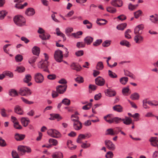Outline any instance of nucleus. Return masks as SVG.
Masks as SVG:
<instances>
[{
	"instance_id": "20e7f679",
	"label": "nucleus",
	"mask_w": 158,
	"mask_h": 158,
	"mask_svg": "<svg viewBox=\"0 0 158 158\" xmlns=\"http://www.w3.org/2000/svg\"><path fill=\"white\" fill-rule=\"evenodd\" d=\"M19 93L22 96H27L31 94V92L30 89L24 87L21 88L19 89Z\"/></svg>"
},
{
	"instance_id": "e2e57ef3",
	"label": "nucleus",
	"mask_w": 158,
	"mask_h": 158,
	"mask_svg": "<svg viewBox=\"0 0 158 158\" xmlns=\"http://www.w3.org/2000/svg\"><path fill=\"white\" fill-rule=\"evenodd\" d=\"M84 54V52L83 50H79L76 52L75 55L77 56H80Z\"/></svg>"
},
{
	"instance_id": "37998d69",
	"label": "nucleus",
	"mask_w": 158,
	"mask_h": 158,
	"mask_svg": "<svg viewBox=\"0 0 158 158\" xmlns=\"http://www.w3.org/2000/svg\"><path fill=\"white\" fill-rule=\"evenodd\" d=\"M61 103L64 105L69 106L70 104V101L67 98H65L62 100Z\"/></svg>"
},
{
	"instance_id": "4be33fe9",
	"label": "nucleus",
	"mask_w": 158,
	"mask_h": 158,
	"mask_svg": "<svg viewBox=\"0 0 158 158\" xmlns=\"http://www.w3.org/2000/svg\"><path fill=\"white\" fill-rule=\"evenodd\" d=\"M122 121L123 123L126 125H129L132 123V120L131 118L128 117H125V119H122Z\"/></svg>"
},
{
	"instance_id": "5701e85b",
	"label": "nucleus",
	"mask_w": 158,
	"mask_h": 158,
	"mask_svg": "<svg viewBox=\"0 0 158 158\" xmlns=\"http://www.w3.org/2000/svg\"><path fill=\"white\" fill-rule=\"evenodd\" d=\"M9 95L12 97H16L18 96L19 93L17 91L14 89H10L9 91Z\"/></svg>"
},
{
	"instance_id": "aec40b11",
	"label": "nucleus",
	"mask_w": 158,
	"mask_h": 158,
	"mask_svg": "<svg viewBox=\"0 0 158 158\" xmlns=\"http://www.w3.org/2000/svg\"><path fill=\"white\" fill-rule=\"evenodd\" d=\"M94 39L90 36L85 37L84 39V41L85 44L88 45L90 44L93 42Z\"/></svg>"
},
{
	"instance_id": "ea45409f",
	"label": "nucleus",
	"mask_w": 158,
	"mask_h": 158,
	"mask_svg": "<svg viewBox=\"0 0 158 158\" xmlns=\"http://www.w3.org/2000/svg\"><path fill=\"white\" fill-rule=\"evenodd\" d=\"M102 39H98L93 42V45L94 47H97L102 42Z\"/></svg>"
},
{
	"instance_id": "72a5a7b5",
	"label": "nucleus",
	"mask_w": 158,
	"mask_h": 158,
	"mask_svg": "<svg viewBox=\"0 0 158 158\" xmlns=\"http://www.w3.org/2000/svg\"><path fill=\"white\" fill-rule=\"evenodd\" d=\"M128 80V78L127 77H123L120 79V82L123 85L126 84Z\"/></svg>"
},
{
	"instance_id": "6e6d98bb",
	"label": "nucleus",
	"mask_w": 158,
	"mask_h": 158,
	"mask_svg": "<svg viewBox=\"0 0 158 158\" xmlns=\"http://www.w3.org/2000/svg\"><path fill=\"white\" fill-rule=\"evenodd\" d=\"M3 74L5 75V76H8L10 78L12 77H13V74L12 73L9 71L4 72Z\"/></svg>"
},
{
	"instance_id": "4c0bfd02",
	"label": "nucleus",
	"mask_w": 158,
	"mask_h": 158,
	"mask_svg": "<svg viewBox=\"0 0 158 158\" xmlns=\"http://www.w3.org/2000/svg\"><path fill=\"white\" fill-rule=\"evenodd\" d=\"M107 11L111 13H114L116 12V9L112 7H109L106 8Z\"/></svg>"
},
{
	"instance_id": "9b49d317",
	"label": "nucleus",
	"mask_w": 158,
	"mask_h": 158,
	"mask_svg": "<svg viewBox=\"0 0 158 158\" xmlns=\"http://www.w3.org/2000/svg\"><path fill=\"white\" fill-rule=\"evenodd\" d=\"M14 112L15 113L19 115L23 114V111L21 107L17 105L15 106L14 109Z\"/></svg>"
},
{
	"instance_id": "49530a36",
	"label": "nucleus",
	"mask_w": 158,
	"mask_h": 158,
	"mask_svg": "<svg viewBox=\"0 0 158 158\" xmlns=\"http://www.w3.org/2000/svg\"><path fill=\"white\" fill-rule=\"evenodd\" d=\"M92 105V104L91 102L88 103L86 105L82 107V109L85 110H87L89 109Z\"/></svg>"
},
{
	"instance_id": "09e8293b",
	"label": "nucleus",
	"mask_w": 158,
	"mask_h": 158,
	"mask_svg": "<svg viewBox=\"0 0 158 158\" xmlns=\"http://www.w3.org/2000/svg\"><path fill=\"white\" fill-rule=\"evenodd\" d=\"M25 68L23 66H20L17 67L15 71H17L19 73H22L24 72L25 71Z\"/></svg>"
},
{
	"instance_id": "f257e3e1",
	"label": "nucleus",
	"mask_w": 158,
	"mask_h": 158,
	"mask_svg": "<svg viewBox=\"0 0 158 158\" xmlns=\"http://www.w3.org/2000/svg\"><path fill=\"white\" fill-rule=\"evenodd\" d=\"M13 20L15 24L19 26H23L26 22L25 18L22 16L19 15L15 16Z\"/></svg>"
},
{
	"instance_id": "f704fd0d",
	"label": "nucleus",
	"mask_w": 158,
	"mask_h": 158,
	"mask_svg": "<svg viewBox=\"0 0 158 158\" xmlns=\"http://www.w3.org/2000/svg\"><path fill=\"white\" fill-rule=\"evenodd\" d=\"M48 142L50 143H52V145L53 146H56L58 144V141L56 139L51 138L50 139H49Z\"/></svg>"
},
{
	"instance_id": "2f4dec72",
	"label": "nucleus",
	"mask_w": 158,
	"mask_h": 158,
	"mask_svg": "<svg viewBox=\"0 0 158 158\" xmlns=\"http://www.w3.org/2000/svg\"><path fill=\"white\" fill-rule=\"evenodd\" d=\"M139 94L137 93H135L132 94L130 96V98L132 100H138L139 98Z\"/></svg>"
},
{
	"instance_id": "680f3d73",
	"label": "nucleus",
	"mask_w": 158,
	"mask_h": 158,
	"mask_svg": "<svg viewBox=\"0 0 158 158\" xmlns=\"http://www.w3.org/2000/svg\"><path fill=\"white\" fill-rule=\"evenodd\" d=\"M14 127L15 128L17 129H21L22 128L21 126L19 125V123L17 122L14 123Z\"/></svg>"
},
{
	"instance_id": "de8ad7c7",
	"label": "nucleus",
	"mask_w": 158,
	"mask_h": 158,
	"mask_svg": "<svg viewBox=\"0 0 158 158\" xmlns=\"http://www.w3.org/2000/svg\"><path fill=\"white\" fill-rule=\"evenodd\" d=\"M108 75L109 77L112 78H115L117 77V75L115 73L110 70L108 71Z\"/></svg>"
},
{
	"instance_id": "052dcab7",
	"label": "nucleus",
	"mask_w": 158,
	"mask_h": 158,
	"mask_svg": "<svg viewBox=\"0 0 158 158\" xmlns=\"http://www.w3.org/2000/svg\"><path fill=\"white\" fill-rule=\"evenodd\" d=\"M105 120L107 123H109L108 121L112 120V118L111 117V115L108 114L105 116L104 117Z\"/></svg>"
},
{
	"instance_id": "79ce46f5",
	"label": "nucleus",
	"mask_w": 158,
	"mask_h": 158,
	"mask_svg": "<svg viewBox=\"0 0 158 158\" xmlns=\"http://www.w3.org/2000/svg\"><path fill=\"white\" fill-rule=\"evenodd\" d=\"M73 31V29L72 27H69L65 29V32L66 35L69 36L70 34Z\"/></svg>"
},
{
	"instance_id": "603ef678",
	"label": "nucleus",
	"mask_w": 158,
	"mask_h": 158,
	"mask_svg": "<svg viewBox=\"0 0 158 158\" xmlns=\"http://www.w3.org/2000/svg\"><path fill=\"white\" fill-rule=\"evenodd\" d=\"M111 41L109 40H106L104 41L102 44V46L104 47H107L111 44Z\"/></svg>"
},
{
	"instance_id": "393cba45",
	"label": "nucleus",
	"mask_w": 158,
	"mask_h": 158,
	"mask_svg": "<svg viewBox=\"0 0 158 158\" xmlns=\"http://www.w3.org/2000/svg\"><path fill=\"white\" fill-rule=\"evenodd\" d=\"M40 37L42 40H45L49 39L50 35L46 33L42 34L41 35H39Z\"/></svg>"
},
{
	"instance_id": "bf43d9fd",
	"label": "nucleus",
	"mask_w": 158,
	"mask_h": 158,
	"mask_svg": "<svg viewBox=\"0 0 158 158\" xmlns=\"http://www.w3.org/2000/svg\"><path fill=\"white\" fill-rule=\"evenodd\" d=\"M113 155V154L112 152L109 151L106 153L105 156L106 158H112Z\"/></svg>"
},
{
	"instance_id": "f03ea898",
	"label": "nucleus",
	"mask_w": 158,
	"mask_h": 158,
	"mask_svg": "<svg viewBox=\"0 0 158 158\" xmlns=\"http://www.w3.org/2000/svg\"><path fill=\"white\" fill-rule=\"evenodd\" d=\"M48 61L44 60L40 61L38 64V67L39 68L43 69L44 71L49 73V71L48 68Z\"/></svg>"
},
{
	"instance_id": "58836bf2",
	"label": "nucleus",
	"mask_w": 158,
	"mask_h": 158,
	"mask_svg": "<svg viewBox=\"0 0 158 158\" xmlns=\"http://www.w3.org/2000/svg\"><path fill=\"white\" fill-rule=\"evenodd\" d=\"M104 66L102 62H99L97 64L96 68L98 70H101L103 68Z\"/></svg>"
},
{
	"instance_id": "473e14b6",
	"label": "nucleus",
	"mask_w": 158,
	"mask_h": 158,
	"mask_svg": "<svg viewBox=\"0 0 158 158\" xmlns=\"http://www.w3.org/2000/svg\"><path fill=\"white\" fill-rule=\"evenodd\" d=\"M127 26V23H124L118 25L116 28L118 30H123L126 28Z\"/></svg>"
},
{
	"instance_id": "f3484780",
	"label": "nucleus",
	"mask_w": 158,
	"mask_h": 158,
	"mask_svg": "<svg viewBox=\"0 0 158 158\" xmlns=\"http://www.w3.org/2000/svg\"><path fill=\"white\" fill-rule=\"evenodd\" d=\"M73 126L74 129L76 130H79L82 127V123L80 121L73 123Z\"/></svg>"
},
{
	"instance_id": "a211bd4d",
	"label": "nucleus",
	"mask_w": 158,
	"mask_h": 158,
	"mask_svg": "<svg viewBox=\"0 0 158 158\" xmlns=\"http://www.w3.org/2000/svg\"><path fill=\"white\" fill-rule=\"evenodd\" d=\"M134 37V40L136 43L139 44L143 40V37L140 35H136Z\"/></svg>"
},
{
	"instance_id": "3c124183",
	"label": "nucleus",
	"mask_w": 158,
	"mask_h": 158,
	"mask_svg": "<svg viewBox=\"0 0 158 158\" xmlns=\"http://www.w3.org/2000/svg\"><path fill=\"white\" fill-rule=\"evenodd\" d=\"M15 59L17 62H21L23 59V57L21 55L18 54L15 56Z\"/></svg>"
},
{
	"instance_id": "0e129e2a",
	"label": "nucleus",
	"mask_w": 158,
	"mask_h": 158,
	"mask_svg": "<svg viewBox=\"0 0 158 158\" xmlns=\"http://www.w3.org/2000/svg\"><path fill=\"white\" fill-rule=\"evenodd\" d=\"M25 146H19L18 147V149L19 152H23L25 153Z\"/></svg>"
},
{
	"instance_id": "8fccbe9b",
	"label": "nucleus",
	"mask_w": 158,
	"mask_h": 158,
	"mask_svg": "<svg viewBox=\"0 0 158 158\" xmlns=\"http://www.w3.org/2000/svg\"><path fill=\"white\" fill-rule=\"evenodd\" d=\"M53 118H50V119L51 120H53L54 118H57V119L58 121H59L62 119V117L59 114H54L53 116Z\"/></svg>"
},
{
	"instance_id": "6e6552de",
	"label": "nucleus",
	"mask_w": 158,
	"mask_h": 158,
	"mask_svg": "<svg viewBox=\"0 0 158 158\" xmlns=\"http://www.w3.org/2000/svg\"><path fill=\"white\" fill-rule=\"evenodd\" d=\"M144 26L141 24L137 26L134 29V33L135 35H141L142 33Z\"/></svg>"
},
{
	"instance_id": "1a4fd4ad",
	"label": "nucleus",
	"mask_w": 158,
	"mask_h": 158,
	"mask_svg": "<svg viewBox=\"0 0 158 158\" xmlns=\"http://www.w3.org/2000/svg\"><path fill=\"white\" fill-rule=\"evenodd\" d=\"M105 143L109 150H114L115 149V145L110 140H105Z\"/></svg>"
},
{
	"instance_id": "39448f33",
	"label": "nucleus",
	"mask_w": 158,
	"mask_h": 158,
	"mask_svg": "<svg viewBox=\"0 0 158 158\" xmlns=\"http://www.w3.org/2000/svg\"><path fill=\"white\" fill-rule=\"evenodd\" d=\"M34 77L35 81L38 83H42L44 80L43 75L40 73H35L34 75Z\"/></svg>"
},
{
	"instance_id": "a18cd8bd",
	"label": "nucleus",
	"mask_w": 158,
	"mask_h": 158,
	"mask_svg": "<svg viewBox=\"0 0 158 158\" xmlns=\"http://www.w3.org/2000/svg\"><path fill=\"white\" fill-rule=\"evenodd\" d=\"M7 14V12L5 10H2L0 11V19H2Z\"/></svg>"
},
{
	"instance_id": "412c9836",
	"label": "nucleus",
	"mask_w": 158,
	"mask_h": 158,
	"mask_svg": "<svg viewBox=\"0 0 158 158\" xmlns=\"http://www.w3.org/2000/svg\"><path fill=\"white\" fill-rule=\"evenodd\" d=\"M68 147L70 150H73L76 148L77 146L72 144V141L71 140H68L67 142Z\"/></svg>"
},
{
	"instance_id": "ddd939ff",
	"label": "nucleus",
	"mask_w": 158,
	"mask_h": 158,
	"mask_svg": "<svg viewBox=\"0 0 158 158\" xmlns=\"http://www.w3.org/2000/svg\"><path fill=\"white\" fill-rule=\"evenodd\" d=\"M70 67L72 69L75 70L77 71H80L81 69V67L80 65L75 63H72L70 65Z\"/></svg>"
},
{
	"instance_id": "7c9ffc66",
	"label": "nucleus",
	"mask_w": 158,
	"mask_h": 158,
	"mask_svg": "<svg viewBox=\"0 0 158 158\" xmlns=\"http://www.w3.org/2000/svg\"><path fill=\"white\" fill-rule=\"evenodd\" d=\"M85 139V138L84 134H80L78 136V137L77 139V142L78 143H82L81 140Z\"/></svg>"
},
{
	"instance_id": "cd10ccee",
	"label": "nucleus",
	"mask_w": 158,
	"mask_h": 158,
	"mask_svg": "<svg viewBox=\"0 0 158 158\" xmlns=\"http://www.w3.org/2000/svg\"><path fill=\"white\" fill-rule=\"evenodd\" d=\"M32 79L31 75L30 74H26L23 79V81L26 83H29Z\"/></svg>"
},
{
	"instance_id": "9d476101",
	"label": "nucleus",
	"mask_w": 158,
	"mask_h": 158,
	"mask_svg": "<svg viewBox=\"0 0 158 158\" xmlns=\"http://www.w3.org/2000/svg\"><path fill=\"white\" fill-rule=\"evenodd\" d=\"M95 81L96 84L100 86L103 85L105 82V79L100 76L98 77L95 79Z\"/></svg>"
},
{
	"instance_id": "338daca9",
	"label": "nucleus",
	"mask_w": 158,
	"mask_h": 158,
	"mask_svg": "<svg viewBox=\"0 0 158 158\" xmlns=\"http://www.w3.org/2000/svg\"><path fill=\"white\" fill-rule=\"evenodd\" d=\"M56 77V75L54 74H49L47 76V78L48 79L50 80L55 79Z\"/></svg>"
},
{
	"instance_id": "69168bd1",
	"label": "nucleus",
	"mask_w": 158,
	"mask_h": 158,
	"mask_svg": "<svg viewBox=\"0 0 158 158\" xmlns=\"http://www.w3.org/2000/svg\"><path fill=\"white\" fill-rule=\"evenodd\" d=\"M6 145V143L5 141L2 139H0V146L2 147H4Z\"/></svg>"
},
{
	"instance_id": "7ed1b4c3",
	"label": "nucleus",
	"mask_w": 158,
	"mask_h": 158,
	"mask_svg": "<svg viewBox=\"0 0 158 158\" xmlns=\"http://www.w3.org/2000/svg\"><path fill=\"white\" fill-rule=\"evenodd\" d=\"M54 57L55 60L59 62L62 61L63 54L62 51L59 49L56 51L54 53Z\"/></svg>"
},
{
	"instance_id": "774afa93",
	"label": "nucleus",
	"mask_w": 158,
	"mask_h": 158,
	"mask_svg": "<svg viewBox=\"0 0 158 158\" xmlns=\"http://www.w3.org/2000/svg\"><path fill=\"white\" fill-rule=\"evenodd\" d=\"M11 154L13 158H19L16 151H12V152Z\"/></svg>"
},
{
	"instance_id": "c9c22d12",
	"label": "nucleus",
	"mask_w": 158,
	"mask_h": 158,
	"mask_svg": "<svg viewBox=\"0 0 158 158\" xmlns=\"http://www.w3.org/2000/svg\"><path fill=\"white\" fill-rule=\"evenodd\" d=\"M120 44L122 46H125L129 47L131 45L129 42L126 40H123L120 42Z\"/></svg>"
},
{
	"instance_id": "423d86ee",
	"label": "nucleus",
	"mask_w": 158,
	"mask_h": 158,
	"mask_svg": "<svg viewBox=\"0 0 158 158\" xmlns=\"http://www.w3.org/2000/svg\"><path fill=\"white\" fill-rule=\"evenodd\" d=\"M67 87L66 84L58 85L56 87V91L60 94H63L66 91Z\"/></svg>"
},
{
	"instance_id": "e433bc0d",
	"label": "nucleus",
	"mask_w": 158,
	"mask_h": 158,
	"mask_svg": "<svg viewBox=\"0 0 158 158\" xmlns=\"http://www.w3.org/2000/svg\"><path fill=\"white\" fill-rule=\"evenodd\" d=\"M142 13V11L140 10H139L134 13L135 17L136 19L138 18L141 15Z\"/></svg>"
},
{
	"instance_id": "5fc2aeb1",
	"label": "nucleus",
	"mask_w": 158,
	"mask_h": 158,
	"mask_svg": "<svg viewBox=\"0 0 158 158\" xmlns=\"http://www.w3.org/2000/svg\"><path fill=\"white\" fill-rule=\"evenodd\" d=\"M37 58V57L35 56L31 57L29 60V63L30 64L34 63L35 62Z\"/></svg>"
},
{
	"instance_id": "4468645a",
	"label": "nucleus",
	"mask_w": 158,
	"mask_h": 158,
	"mask_svg": "<svg viewBox=\"0 0 158 158\" xmlns=\"http://www.w3.org/2000/svg\"><path fill=\"white\" fill-rule=\"evenodd\" d=\"M35 10L31 7L28 8L25 11V14L28 16H32L35 14Z\"/></svg>"
},
{
	"instance_id": "2eb2a0df",
	"label": "nucleus",
	"mask_w": 158,
	"mask_h": 158,
	"mask_svg": "<svg viewBox=\"0 0 158 158\" xmlns=\"http://www.w3.org/2000/svg\"><path fill=\"white\" fill-rule=\"evenodd\" d=\"M118 132H117L116 130H114L112 128L107 129L106 131V135H115L118 134Z\"/></svg>"
},
{
	"instance_id": "864d4df0",
	"label": "nucleus",
	"mask_w": 158,
	"mask_h": 158,
	"mask_svg": "<svg viewBox=\"0 0 158 158\" xmlns=\"http://www.w3.org/2000/svg\"><path fill=\"white\" fill-rule=\"evenodd\" d=\"M21 99L22 101L25 103L27 104H31L33 103V102L28 101L27 99L23 97H21Z\"/></svg>"
},
{
	"instance_id": "4d7b16f0",
	"label": "nucleus",
	"mask_w": 158,
	"mask_h": 158,
	"mask_svg": "<svg viewBox=\"0 0 158 158\" xmlns=\"http://www.w3.org/2000/svg\"><path fill=\"white\" fill-rule=\"evenodd\" d=\"M129 90V87L128 86L125 87L123 88L122 90V92L123 94L126 95V94L128 93Z\"/></svg>"
},
{
	"instance_id": "13d9d810",
	"label": "nucleus",
	"mask_w": 158,
	"mask_h": 158,
	"mask_svg": "<svg viewBox=\"0 0 158 158\" xmlns=\"http://www.w3.org/2000/svg\"><path fill=\"white\" fill-rule=\"evenodd\" d=\"M1 115L4 117H6L7 116L6 113V110L4 108H2L1 109Z\"/></svg>"
},
{
	"instance_id": "b1692460",
	"label": "nucleus",
	"mask_w": 158,
	"mask_h": 158,
	"mask_svg": "<svg viewBox=\"0 0 158 158\" xmlns=\"http://www.w3.org/2000/svg\"><path fill=\"white\" fill-rule=\"evenodd\" d=\"M21 120L22 124L25 127H27L30 122L29 119H27V118L25 117L22 118Z\"/></svg>"
},
{
	"instance_id": "6ab92c4d",
	"label": "nucleus",
	"mask_w": 158,
	"mask_h": 158,
	"mask_svg": "<svg viewBox=\"0 0 158 158\" xmlns=\"http://www.w3.org/2000/svg\"><path fill=\"white\" fill-rule=\"evenodd\" d=\"M122 121V119L121 118L118 117H115L112 118V120L111 121L109 120L108 122L110 124L112 123H118L121 122Z\"/></svg>"
},
{
	"instance_id": "a19ab883",
	"label": "nucleus",
	"mask_w": 158,
	"mask_h": 158,
	"mask_svg": "<svg viewBox=\"0 0 158 158\" xmlns=\"http://www.w3.org/2000/svg\"><path fill=\"white\" fill-rule=\"evenodd\" d=\"M53 137L58 138L61 136V135L60 133L57 130L54 129Z\"/></svg>"
},
{
	"instance_id": "bb28decb",
	"label": "nucleus",
	"mask_w": 158,
	"mask_h": 158,
	"mask_svg": "<svg viewBox=\"0 0 158 158\" xmlns=\"http://www.w3.org/2000/svg\"><path fill=\"white\" fill-rule=\"evenodd\" d=\"M33 53L35 55L38 56L40 53V48L34 46L32 49Z\"/></svg>"
},
{
	"instance_id": "c85d7f7f",
	"label": "nucleus",
	"mask_w": 158,
	"mask_h": 158,
	"mask_svg": "<svg viewBox=\"0 0 158 158\" xmlns=\"http://www.w3.org/2000/svg\"><path fill=\"white\" fill-rule=\"evenodd\" d=\"M155 16L151 15L150 16L151 18L150 20L152 22L156 23L158 21V15L155 14Z\"/></svg>"
},
{
	"instance_id": "0eeeda50",
	"label": "nucleus",
	"mask_w": 158,
	"mask_h": 158,
	"mask_svg": "<svg viewBox=\"0 0 158 158\" xmlns=\"http://www.w3.org/2000/svg\"><path fill=\"white\" fill-rule=\"evenodd\" d=\"M110 4L114 7H122L123 4L122 0H112L110 2Z\"/></svg>"
},
{
	"instance_id": "c756f323",
	"label": "nucleus",
	"mask_w": 158,
	"mask_h": 158,
	"mask_svg": "<svg viewBox=\"0 0 158 158\" xmlns=\"http://www.w3.org/2000/svg\"><path fill=\"white\" fill-rule=\"evenodd\" d=\"M52 158H62L63 154L60 152H55L52 156Z\"/></svg>"
},
{
	"instance_id": "dca6fc26",
	"label": "nucleus",
	"mask_w": 158,
	"mask_h": 158,
	"mask_svg": "<svg viewBox=\"0 0 158 158\" xmlns=\"http://www.w3.org/2000/svg\"><path fill=\"white\" fill-rule=\"evenodd\" d=\"M25 137V135L19 134L18 133L15 134V139L18 141H21L23 140Z\"/></svg>"
},
{
	"instance_id": "f8f14e48",
	"label": "nucleus",
	"mask_w": 158,
	"mask_h": 158,
	"mask_svg": "<svg viewBox=\"0 0 158 158\" xmlns=\"http://www.w3.org/2000/svg\"><path fill=\"white\" fill-rule=\"evenodd\" d=\"M105 93L106 95L109 97L114 96L116 94V93L115 91L112 90L110 88L106 90L105 91Z\"/></svg>"
},
{
	"instance_id": "c03bdc74",
	"label": "nucleus",
	"mask_w": 158,
	"mask_h": 158,
	"mask_svg": "<svg viewBox=\"0 0 158 158\" xmlns=\"http://www.w3.org/2000/svg\"><path fill=\"white\" fill-rule=\"evenodd\" d=\"M85 44L83 42H78L76 44L77 47L78 48H84L85 47Z\"/></svg>"
},
{
	"instance_id": "a878e982",
	"label": "nucleus",
	"mask_w": 158,
	"mask_h": 158,
	"mask_svg": "<svg viewBox=\"0 0 158 158\" xmlns=\"http://www.w3.org/2000/svg\"><path fill=\"white\" fill-rule=\"evenodd\" d=\"M113 109L114 110L119 112H122L123 111V107L119 105L114 106L113 107Z\"/></svg>"
}]
</instances>
